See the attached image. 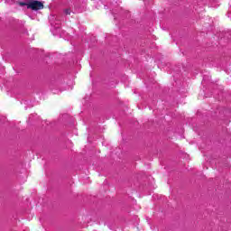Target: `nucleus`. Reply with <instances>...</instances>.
I'll use <instances>...</instances> for the list:
<instances>
[{
    "mask_svg": "<svg viewBox=\"0 0 231 231\" xmlns=\"http://www.w3.org/2000/svg\"><path fill=\"white\" fill-rule=\"evenodd\" d=\"M20 6H27V8L31 9V10H42V8H44V4H42V2L41 1H37V0H32L28 3H20Z\"/></svg>",
    "mask_w": 231,
    "mask_h": 231,
    "instance_id": "f257e3e1",
    "label": "nucleus"
},
{
    "mask_svg": "<svg viewBox=\"0 0 231 231\" xmlns=\"http://www.w3.org/2000/svg\"><path fill=\"white\" fill-rule=\"evenodd\" d=\"M65 14H67V15H69V14H71V11H69V9H67V10L65 11Z\"/></svg>",
    "mask_w": 231,
    "mask_h": 231,
    "instance_id": "f03ea898",
    "label": "nucleus"
}]
</instances>
